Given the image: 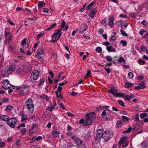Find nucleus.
<instances>
[{"label":"nucleus","mask_w":148,"mask_h":148,"mask_svg":"<svg viewBox=\"0 0 148 148\" xmlns=\"http://www.w3.org/2000/svg\"><path fill=\"white\" fill-rule=\"evenodd\" d=\"M95 113L92 112L87 114L85 116V120L84 126H87L91 125L93 121H95L96 118Z\"/></svg>","instance_id":"1"},{"label":"nucleus","mask_w":148,"mask_h":148,"mask_svg":"<svg viewBox=\"0 0 148 148\" xmlns=\"http://www.w3.org/2000/svg\"><path fill=\"white\" fill-rule=\"evenodd\" d=\"M108 92L112 94L116 97H125L126 96H127V95L125 93H118L117 90L115 89L114 88H111L108 91Z\"/></svg>","instance_id":"2"},{"label":"nucleus","mask_w":148,"mask_h":148,"mask_svg":"<svg viewBox=\"0 0 148 148\" xmlns=\"http://www.w3.org/2000/svg\"><path fill=\"white\" fill-rule=\"evenodd\" d=\"M113 136L112 131L110 130H106L103 134V138L105 141H106L110 139Z\"/></svg>","instance_id":"3"},{"label":"nucleus","mask_w":148,"mask_h":148,"mask_svg":"<svg viewBox=\"0 0 148 148\" xmlns=\"http://www.w3.org/2000/svg\"><path fill=\"white\" fill-rule=\"evenodd\" d=\"M17 122V121L16 118H11L9 119L7 121L6 123L10 127L14 128L15 127Z\"/></svg>","instance_id":"4"},{"label":"nucleus","mask_w":148,"mask_h":148,"mask_svg":"<svg viewBox=\"0 0 148 148\" xmlns=\"http://www.w3.org/2000/svg\"><path fill=\"white\" fill-rule=\"evenodd\" d=\"M103 129H100L97 130L95 137V140L96 142H98L100 140L102 137L103 138Z\"/></svg>","instance_id":"5"},{"label":"nucleus","mask_w":148,"mask_h":148,"mask_svg":"<svg viewBox=\"0 0 148 148\" xmlns=\"http://www.w3.org/2000/svg\"><path fill=\"white\" fill-rule=\"evenodd\" d=\"M40 71L36 70L33 71L30 76V78L32 81L36 80L40 76Z\"/></svg>","instance_id":"6"},{"label":"nucleus","mask_w":148,"mask_h":148,"mask_svg":"<svg viewBox=\"0 0 148 148\" xmlns=\"http://www.w3.org/2000/svg\"><path fill=\"white\" fill-rule=\"evenodd\" d=\"M33 101L31 99H28V113L32 114L34 109V105L33 103Z\"/></svg>","instance_id":"7"},{"label":"nucleus","mask_w":148,"mask_h":148,"mask_svg":"<svg viewBox=\"0 0 148 148\" xmlns=\"http://www.w3.org/2000/svg\"><path fill=\"white\" fill-rule=\"evenodd\" d=\"M3 84L2 86V87L3 88H5L6 89H8L10 88V87L8 85V84L10 85V86H11L9 82L8 79H3ZM12 86L13 87V88H15V86Z\"/></svg>","instance_id":"8"},{"label":"nucleus","mask_w":148,"mask_h":148,"mask_svg":"<svg viewBox=\"0 0 148 148\" xmlns=\"http://www.w3.org/2000/svg\"><path fill=\"white\" fill-rule=\"evenodd\" d=\"M71 138L75 142L77 145L78 146L82 144L83 142L82 140L79 138H75L74 136H72Z\"/></svg>","instance_id":"9"},{"label":"nucleus","mask_w":148,"mask_h":148,"mask_svg":"<svg viewBox=\"0 0 148 148\" xmlns=\"http://www.w3.org/2000/svg\"><path fill=\"white\" fill-rule=\"evenodd\" d=\"M15 68V66L14 65H12L10 66L7 70V73L8 75L10 74L11 73L14 71Z\"/></svg>","instance_id":"10"},{"label":"nucleus","mask_w":148,"mask_h":148,"mask_svg":"<svg viewBox=\"0 0 148 148\" xmlns=\"http://www.w3.org/2000/svg\"><path fill=\"white\" fill-rule=\"evenodd\" d=\"M114 18L112 16L109 18L108 25L111 27H112L114 25Z\"/></svg>","instance_id":"11"},{"label":"nucleus","mask_w":148,"mask_h":148,"mask_svg":"<svg viewBox=\"0 0 148 148\" xmlns=\"http://www.w3.org/2000/svg\"><path fill=\"white\" fill-rule=\"evenodd\" d=\"M62 30V29H59L56 30L54 32L53 34V35L51 36V38L53 39L54 38H56L57 37L58 35L60 32Z\"/></svg>","instance_id":"12"},{"label":"nucleus","mask_w":148,"mask_h":148,"mask_svg":"<svg viewBox=\"0 0 148 148\" xmlns=\"http://www.w3.org/2000/svg\"><path fill=\"white\" fill-rule=\"evenodd\" d=\"M106 49L109 52H115L116 51V49L114 48L112 46H110L107 47Z\"/></svg>","instance_id":"13"},{"label":"nucleus","mask_w":148,"mask_h":148,"mask_svg":"<svg viewBox=\"0 0 148 148\" xmlns=\"http://www.w3.org/2000/svg\"><path fill=\"white\" fill-rule=\"evenodd\" d=\"M60 132L57 129L54 130L52 132V135L54 138H56L59 136Z\"/></svg>","instance_id":"14"},{"label":"nucleus","mask_w":148,"mask_h":148,"mask_svg":"<svg viewBox=\"0 0 148 148\" xmlns=\"http://www.w3.org/2000/svg\"><path fill=\"white\" fill-rule=\"evenodd\" d=\"M9 119V117L7 115H0V119H1L3 121L7 122Z\"/></svg>","instance_id":"15"},{"label":"nucleus","mask_w":148,"mask_h":148,"mask_svg":"<svg viewBox=\"0 0 148 148\" xmlns=\"http://www.w3.org/2000/svg\"><path fill=\"white\" fill-rule=\"evenodd\" d=\"M95 3L94 1H92L87 7L86 10H90L92 9V7L95 6Z\"/></svg>","instance_id":"16"},{"label":"nucleus","mask_w":148,"mask_h":148,"mask_svg":"<svg viewBox=\"0 0 148 148\" xmlns=\"http://www.w3.org/2000/svg\"><path fill=\"white\" fill-rule=\"evenodd\" d=\"M127 138L125 137H122L120 138V140L119 142L118 145L119 146H121L122 144L126 140Z\"/></svg>","instance_id":"17"},{"label":"nucleus","mask_w":148,"mask_h":148,"mask_svg":"<svg viewBox=\"0 0 148 148\" xmlns=\"http://www.w3.org/2000/svg\"><path fill=\"white\" fill-rule=\"evenodd\" d=\"M138 85L139 86L140 89L145 88L146 86L145 82L143 81H142L140 83L138 84Z\"/></svg>","instance_id":"18"},{"label":"nucleus","mask_w":148,"mask_h":148,"mask_svg":"<svg viewBox=\"0 0 148 148\" xmlns=\"http://www.w3.org/2000/svg\"><path fill=\"white\" fill-rule=\"evenodd\" d=\"M97 13L96 10L92 11L89 14V16L92 18H93Z\"/></svg>","instance_id":"19"},{"label":"nucleus","mask_w":148,"mask_h":148,"mask_svg":"<svg viewBox=\"0 0 148 148\" xmlns=\"http://www.w3.org/2000/svg\"><path fill=\"white\" fill-rule=\"evenodd\" d=\"M16 92L18 93L20 95H21L24 92V91L21 88H17L16 89Z\"/></svg>","instance_id":"20"},{"label":"nucleus","mask_w":148,"mask_h":148,"mask_svg":"<svg viewBox=\"0 0 148 148\" xmlns=\"http://www.w3.org/2000/svg\"><path fill=\"white\" fill-rule=\"evenodd\" d=\"M123 122L121 120H118L116 123V128H119L123 124Z\"/></svg>","instance_id":"21"},{"label":"nucleus","mask_w":148,"mask_h":148,"mask_svg":"<svg viewBox=\"0 0 148 148\" xmlns=\"http://www.w3.org/2000/svg\"><path fill=\"white\" fill-rule=\"evenodd\" d=\"M44 49L43 47H40L37 51V54H42L44 51Z\"/></svg>","instance_id":"22"},{"label":"nucleus","mask_w":148,"mask_h":148,"mask_svg":"<svg viewBox=\"0 0 148 148\" xmlns=\"http://www.w3.org/2000/svg\"><path fill=\"white\" fill-rule=\"evenodd\" d=\"M45 3L42 1H40L38 3V7L39 9L41 8L45 5Z\"/></svg>","instance_id":"23"},{"label":"nucleus","mask_w":148,"mask_h":148,"mask_svg":"<svg viewBox=\"0 0 148 148\" xmlns=\"http://www.w3.org/2000/svg\"><path fill=\"white\" fill-rule=\"evenodd\" d=\"M121 117L123 122H125L126 121H127V123H129V121L130 120L129 118L124 116H122Z\"/></svg>","instance_id":"24"},{"label":"nucleus","mask_w":148,"mask_h":148,"mask_svg":"<svg viewBox=\"0 0 148 148\" xmlns=\"http://www.w3.org/2000/svg\"><path fill=\"white\" fill-rule=\"evenodd\" d=\"M124 86L125 88H128L132 86L133 84L130 82H127L125 84Z\"/></svg>","instance_id":"25"},{"label":"nucleus","mask_w":148,"mask_h":148,"mask_svg":"<svg viewBox=\"0 0 148 148\" xmlns=\"http://www.w3.org/2000/svg\"><path fill=\"white\" fill-rule=\"evenodd\" d=\"M57 25L56 23H55L51 25L48 28L46 29V31L52 29L54 27Z\"/></svg>","instance_id":"26"},{"label":"nucleus","mask_w":148,"mask_h":148,"mask_svg":"<svg viewBox=\"0 0 148 148\" xmlns=\"http://www.w3.org/2000/svg\"><path fill=\"white\" fill-rule=\"evenodd\" d=\"M117 61H118V62L120 63L124 62V64L126 63L125 60L124 59V58L122 57H121L119 58V59Z\"/></svg>","instance_id":"27"},{"label":"nucleus","mask_w":148,"mask_h":148,"mask_svg":"<svg viewBox=\"0 0 148 148\" xmlns=\"http://www.w3.org/2000/svg\"><path fill=\"white\" fill-rule=\"evenodd\" d=\"M7 28L5 29V36L6 38H8L9 37V36H11L12 34H10V32H6V29Z\"/></svg>","instance_id":"28"},{"label":"nucleus","mask_w":148,"mask_h":148,"mask_svg":"<svg viewBox=\"0 0 148 148\" xmlns=\"http://www.w3.org/2000/svg\"><path fill=\"white\" fill-rule=\"evenodd\" d=\"M132 128L131 127H130L127 130L124 131L123 132V134L128 133H130L132 130Z\"/></svg>","instance_id":"29"},{"label":"nucleus","mask_w":148,"mask_h":148,"mask_svg":"<svg viewBox=\"0 0 148 148\" xmlns=\"http://www.w3.org/2000/svg\"><path fill=\"white\" fill-rule=\"evenodd\" d=\"M27 39L26 38H24L23 39L21 43V46H23L26 44Z\"/></svg>","instance_id":"30"},{"label":"nucleus","mask_w":148,"mask_h":148,"mask_svg":"<svg viewBox=\"0 0 148 148\" xmlns=\"http://www.w3.org/2000/svg\"><path fill=\"white\" fill-rule=\"evenodd\" d=\"M133 76L134 74L132 72H130L128 73V77L130 79H132L133 78Z\"/></svg>","instance_id":"31"},{"label":"nucleus","mask_w":148,"mask_h":148,"mask_svg":"<svg viewBox=\"0 0 148 148\" xmlns=\"http://www.w3.org/2000/svg\"><path fill=\"white\" fill-rule=\"evenodd\" d=\"M117 102L121 106L125 107V106L124 105V103L122 100H119L117 101Z\"/></svg>","instance_id":"32"},{"label":"nucleus","mask_w":148,"mask_h":148,"mask_svg":"<svg viewBox=\"0 0 148 148\" xmlns=\"http://www.w3.org/2000/svg\"><path fill=\"white\" fill-rule=\"evenodd\" d=\"M95 50L97 52L99 53H101L102 52V49L100 47H98L96 48Z\"/></svg>","instance_id":"33"},{"label":"nucleus","mask_w":148,"mask_h":148,"mask_svg":"<svg viewBox=\"0 0 148 148\" xmlns=\"http://www.w3.org/2000/svg\"><path fill=\"white\" fill-rule=\"evenodd\" d=\"M120 32L121 33V34L124 36H125L126 37H127L128 36L127 34L125 33V32L123 31L122 29H121L120 30Z\"/></svg>","instance_id":"34"},{"label":"nucleus","mask_w":148,"mask_h":148,"mask_svg":"<svg viewBox=\"0 0 148 148\" xmlns=\"http://www.w3.org/2000/svg\"><path fill=\"white\" fill-rule=\"evenodd\" d=\"M106 60L108 62H111L112 61V59L110 56H107L106 57Z\"/></svg>","instance_id":"35"},{"label":"nucleus","mask_w":148,"mask_h":148,"mask_svg":"<svg viewBox=\"0 0 148 148\" xmlns=\"http://www.w3.org/2000/svg\"><path fill=\"white\" fill-rule=\"evenodd\" d=\"M116 24L118 27H120L123 25L122 21L119 20L116 22Z\"/></svg>","instance_id":"36"},{"label":"nucleus","mask_w":148,"mask_h":148,"mask_svg":"<svg viewBox=\"0 0 148 148\" xmlns=\"http://www.w3.org/2000/svg\"><path fill=\"white\" fill-rule=\"evenodd\" d=\"M136 15V14L135 13H131L129 15V16L130 17L133 18H135Z\"/></svg>","instance_id":"37"},{"label":"nucleus","mask_w":148,"mask_h":148,"mask_svg":"<svg viewBox=\"0 0 148 148\" xmlns=\"http://www.w3.org/2000/svg\"><path fill=\"white\" fill-rule=\"evenodd\" d=\"M110 41L112 40L113 41H115L116 40V37L114 36H111L110 38L109 39Z\"/></svg>","instance_id":"38"},{"label":"nucleus","mask_w":148,"mask_h":148,"mask_svg":"<svg viewBox=\"0 0 148 148\" xmlns=\"http://www.w3.org/2000/svg\"><path fill=\"white\" fill-rule=\"evenodd\" d=\"M107 18H105L101 23L104 25H106L107 24L106 23L107 21V20L106 19Z\"/></svg>","instance_id":"39"},{"label":"nucleus","mask_w":148,"mask_h":148,"mask_svg":"<svg viewBox=\"0 0 148 148\" xmlns=\"http://www.w3.org/2000/svg\"><path fill=\"white\" fill-rule=\"evenodd\" d=\"M134 118L135 119V121H139V117H138V114H135L134 116Z\"/></svg>","instance_id":"40"},{"label":"nucleus","mask_w":148,"mask_h":148,"mask_svg":"<svg viewBox=\"0 0 148 148\" xmlns=\"http://www.w3.org/2000/svg\"><path fill=\"white\" fill-rule=\"evenodd\" d=\"M22 71V69L21 68L18 69L16 72L18 74L20 75L21 74V72Z\"/></svg>","instance_id":"41"},{"label":"nucleus","mask_w":148,"mask_h":148,"mask_svg":"<svg viewBox=\"0 0 148 148\" xmlns=\"http://www.w3.org/2000/svg\"><path fill=\"white\" fill-rule=\"evenodd\" d=\"M45 81V78L43 77L40 81V82L39 85H42L43 84V83Z\"/></svg>","instance_id":"42"},{"label":"nucleus","mask_w":148,"mask_h":148,"mask_svg":"<svg viewBox=\"0 0 148 148\" xmlns=\"http://www.w3.org/2000/svg\"><path fill=\"white\" fill-rule=\"evenodd\" d=\"M142 147L143 148H146L147 147V146H148V145H147L146 143V142H143L142 144Z\"/></svg>","instance_id":"43"},{"label":"nucleus","mask_w":148,"mask_h":148,"mask_svg":"<svg viewBox=\"0 0 148 148\" xmlns=\"http://www.w3.org/2000/svg\"><path fill=\"white\" fill-rule=\"evenodd\" d=\"M120 43L122 44L124 46H125L127 45V42L126 41L124 40H121L120 41Z\"/></svg>","instance_id":"44"},{"label":"nucleus","mask_w":148,"mask_h":148,"mask_svg":"<svg viewBox=\"0 0 148 148\" xmlns=\"http://www.w3.org/2000/svg\"><path fill=\"white\" fill-rule=\"evenodd\" d=\"M146 32L145 30L142 29L139 32V34L140 36H142L143 34Z\"/></svg>","instance_id":"45"},{"label":"nucleus","mask_w":148,"mask_h":148,"mask_svg":"<svg viewBox=\"0 0 148 148\" xmlns=\"http://www.w3.org/2000/svg\"><path fill=\"white\" fill-rule=\"evenodd\" d=\"M41 98L43 99H45L47 101L49 100V98L47 95H44L42 96Z\"/></svg>","instance_id":"46"},{"label":"nucleus","mask_w":148,"mask_h":148,"mask_svg":"<svg viewBox=\"0 0 148 148\" xmlns=\"http://www.w3.org/2000/svg\"><path fill=\"white\" fill-rule=\"evenodd\" d=\"M13 108V107L12 106H8L6 109V111H8V110H12Z\"/></svg>","instance_id":"47"},{"label":"nucleus","mask_w":148,"mask_h":148,"mask_svg":"<svg viewBox=\"0 0 148 148\" xmlns=\"http://www.w3.org/2000/svg\"><path fill=\"white\" fill-rule=\"evenodd\" d=\"M128 141H125L123 144V146L124 147H126L128 145Z\"/></svg>","instance_id":"48"},{"label":"nucleus","mask_w":148,"mask_h":148,"mask_svg":"<svg viewBox=\"0 0 148 148\" xmlns=\"http://www.w3.org/2000/svg\"><path fill=\"white\" fill-rule=\"evenodd\" d=\"M54 108V107H53V106L52 105L51 106L48 107L47 108V110L48 111H51Z\"/></svg>","instance_id":"49"},{"label":"nucleus","mask_w":148,"mask_h":148,"mask_svg":"<svg viewBox=\"0 0 148 148\" xmlns=\"http://www.w3.org/2000/svg\"><path fill=\"white\" fill-rule=\"evenodd\" d=\"M27 116L26 115L23 114H22L21 118L22 120L23 121L27 119Z\"/></svg>","instance_id":"50"},{"label":"nucleus","mask_w":148,"mask_h":148,"mask_svg":"<svg viewBox=\"0 0 148 148\" xmlns=\"http://www.w3.org/2000/svg\"><path fill=\"white\" fill-rule=\"evenodd\" d=\"M104 31L103 29H99V30L98 31V33L99 34H102L103 33Z\"/></svg>","instance_id":"51"},{"label":"nucleus","mask_w":148,"mask_h":148,"mask_svg":"<svg viewBox=\"0 0 148 148\" xmlns=\"http://www.w3.org/2000/svg\"><path fill=\"white\" fill-rule=\"evenodd\" d=\"M139 127V126H135L133 129V131H136L137 130H138Z\"/></svg>","instance_id":"52"},{"label":"nucleus","mask_w":148,"mask_h":148,"mask_svg":"<svg viewBox=\"0 0 148 148\" xmlns=\"http://www.w3.org/2000/svg\"><path fill=\"white\" fill-rule=\"evenodd\" d=\"M144 78V76L143 75L140 76V77H137V79L138 80H141Z\"/></svg>","instance_id":"53"},{"label":"nucleus","mask_w":148,"mask_h":148,"mask_svg":"<svg viewBox=\"0 0 148 148\" xmlns=\"http://www.w3.org/2000/svg\"><path fill=\"white\" fill-rule=\"evenodd\" d=\"M42 54H37L36 55V56L37 57L38 59H41L42 60H43V57L41 56Z\"/></svg>","instance_id":"54"},{"label":"nucleus","mask_w":148,"mask_h":148,"mask_svg":"<svg viewBox=\"0 0 148 148\" xmlns=\"http://www.w3.org/2000/svg\"><path fill=\"white\" fill-rule=\"evenodd\" d=\"M108 113H106L105 110H104L102 112L101 115L103 117H104L105 116H108Z\"/></svg>","instance_id":"55"},{"label":"nucleus","mask_w":148,"mask_h":148,"mask_svg":"<svg viewBox=\"0 0 148 148\" xmlns=\"http://www.w3.org/2000/svg\"><path fill=\"white\" fill-rule=\"evenodd\" d=\"M37 18V17L34 16L32 18H28V20H29L31 21H35L36 20Z\"/></svg>","instance_id":"56"},{"label":"nucleus","mask_w":148,"mask_h":148,"mask_svg":"<svg viewBox=\"0 0 148 148\" xmlns=\"http://www.w3.org/2000/svg\"><path fill=\"white\" fill-rule=\"evenodd\" d=\"M25 125L24 123H22L20 125H18V127L17 128L18 129H20V128L21 127H25Z\"/></svg>","instance_id":"57"},{"label":"nucleus","mask_w":148,"mask_h":148,"mask_svg":"<svg viewBox=\"0 0 148 148\" xmlns=\"http://www.w3.org/2000/svg\"><path fill=\"white\" fill-rule=\"evenodd\" d=\"M65 24L66 23L65 21L64 20H63L62 22L61 27L62 28H63L64 27Z\"/></svg>","instance_id":"58"},{"label":"nucleus","mask_w":148,"mask_h":148,"mask_svg":"<svg viewBox=\"0 0 148 148\" xmlns=\"http://www.w3.org/2000/svg\"><path fill=\"white\" fill-rule=\"evenodd\" d=\"M8 99L7 98H5L1 101V102H2L3 103L7 102L8 101Z\"/></svg>","instance_id":"59"},{"label":"nucleus","mask_w":148,"mask_h":148,"mask_svg":"<svg viewBox=\"0 0 148 148\" xmlns=\"http://www.w3.org/2000/svg\"><path fill=\"white\" fill-rule=\"evenodd\" d=\"M67 114L69 116H71L73 117H75L74 115L70 112H67Z\"/></svg>","instance_id":"60"},{"label":"nucleus","mask_w":148,"mask_h":148,"mask_svg":"<svg viewBox=\"0 0 148 148\" xmlns=\"http://www.w3.org/2000/svg\"><path fill=\"white\" fill-rule=\"evenodd\" d=\"M27 82L25 83L22 85L23 88L24 89L25 88H26L27 86L28 85L27 84Z\"/></svg>","instance_id":"61"},{"label":"nucleus","mask_w":148,"mask_h":148,"mask_svg":"<svg viewBox=\"0 0 148 148\" xmlns=\"http://www.w3.org/2000/svg\"><path fill=\"white\" fill-rule=\"evenodd\" d=\"M140 49L141 51H145V50H147L145 47L142 46L140 47Z\"/></svg>","instance_id":"62"},{"label":"nucleus","mask_w":148,"mask_h":148,"mask_svg":"<svg viewBox=\"0 0 148 148\" xmlns=\"http://www.w3.org/2000/svg\"><path fill=\"white\" fill-rule=\"evenodd\" d=\"M21 132L23 134H24L26 132V130L25 128H23V130L21 129Z\"/></svg>","instance_id":"63"},{"label":"nucleus","mask_w":148,"mask_h":148,"mask_svg":"<svg viewBox=\"0 0 148 148\" xmlns=\"http://www.w3.org/2000/svg\"><path fill=\"white\" fill-rule=\"evenodd\" d=\"M79 147L80 148H86V147L84 144H82L79 146Z\"/></svg>","instance_id":"64"}]
</instances>
